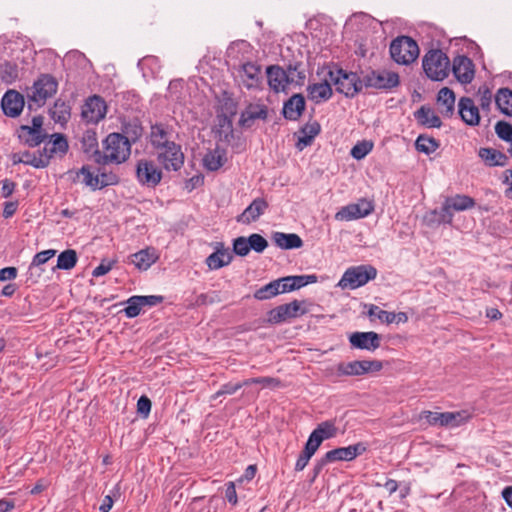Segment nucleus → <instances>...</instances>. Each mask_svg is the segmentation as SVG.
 Instances as JSON below:
<instances>
[{"instance_id":"1","label":"nucleus","mask_w":512,"mask_h":512,"mask_svg":"<svg viewBox=\"0 0 512 512\" xmlns=\"http://www.w3.org/2000/svg\"><path fill=\"white\" fill-rule=\"evenodd\" d=\"M140 135L141 128L138 126L133 127L131 140L123 134L110 133L103 141V151L95 154L96 162L102 165L125 162L131 154V141H136Z\"/></svg>"},{"instance_id":"2","label":"nucleus","mask_w":512,"mask_h":512,"mask_svg":"<svg viewBox=\"0 0 512 512\" xmlns=\"http://www.w3.org/2000/svg\"><path fill=\"white\" fill-rule=\"evenodd\" d=\"M58 89V82L49 74H42L28 92V109L42 107L47 99L53 97Z\"/></svg>"},{"instance_id":"3","label":"nucleus","mask_w":512,"mask_h":512,"mask_svg":"<svg viewBox=\"0 0 512 512\" xmlns=\"http://www.w3.org/2000/svg\"><path fill=\"white\" fill-rule=\"evenodd\" d=\"M376 276L377 270L371 265L353 266L344 272L337 286L341 289L354 290L374 280Z\"/></svg>"},{"instance_id":"4","label":"nucleus","mask_w":512,"mask_h":512,"mask_svg":"<svg viewBox=\"0 0 512 512\" xmlns=\"http://www.w3.org/2000/svg\"><path fill=\"white\" fill-rule=\"evenodd\" d=\"M390 55L396 63L409 65L418 58L419 47L411 37L400 36L391 42Z\"/></svg>"},{"instance_id":"5","label":"nucleus","mask_w":512,"mask_h":512,"mask_svg":"<svg viewBox=\"0 0 512 512\" xmlns=\"http://www.w3.org/2000/svg\"><path fill=\"white\" fill-rule=\"evenodd\" d=\"M449 67V58L441 50H430L423 58V69L432 80L445 79L448 76Z\"/></svg>"},{"instance_id":"6","label":"nucleus","mask_w":512,"mask_h":512,"mask_svg":"<svg viewBox=\"0 0 512 512\" xmlns=\"http://www.w3.org/2000/svg\"><path fill=\"white\" fill-rule=\"evenodd\" d=\"M329 76L334 82L336 90L347 97H353L361 91L364 86L363 77L360 78L356 73L345 72L342 69L330 71Z\"/></svg>"},{"instance_id":"7","label":"nucleus","mask_w":512,"mask_h":512,"mask_svg":"<svg viewBox=\"0 0 512 512\" xmlns=\"http://www.w3.org/2000/svg\"><path fill=\"white\" fill-rule=\"evenodd\" d=\"M306 313H308L307 302L294 300L270 310L268 312V322L271 324H279L298 318Z\"/></svg>"},{"instance_id":"8","label":"nucleus","mask_w":512,"mask_h":512,"mask_svg":"<svg viewBox=\"0 0 512 512\" xmlns=\"http://www.w3.org/2000/svg\"><path fill=\"white\" fill-rule=\"evenodd\" d=\"M365 87L390 90L399 85V75L386 69L372 70L363 75Z\"/></svg>"},{"instance_id":"9","label":"nucleus","mask_w":512,"mask_h":512,"mask_svg":"<svg viewBox=\"0 0 512 512\" xmlns=\"http://www.w3.org/2000/svg\"><path fill=\"white\" fill-rule=\"evenodd\" d=\"M374 211V204L371 200L362 198L357 203L342 207L336 214L338 221H351L364 218Z\"/></svg>"},{"instance_id":"10","label":"nucleus","mask_w":512,"mask_h":512,"mask_svg":"<svg viewBox=\"0 0 512 512\" xmlns=\"http://www.w3.org/2000/svg\"><path fill=\"white\" fill-rule=\"evenodd\" d=\"M136 176L142 185L155 187L162 179V172L153 161L140 160L137 163Z\"/></svg>"},{"instance_id":"11","label":"nucleus","mask_w":512,"mask_h":512,"mask_svg":"<svg viewBox=\"0 0 512 512\" xmlns=\"http://www.w3.org/2000/svg\"><path fill=\"white\" fill-rule=\"evenodd\" d=\"M106 112L107 106L103 98L94 95L86 100L81 115L86 122L96 124L104 119Z\"/></svg>"},{"instance_id":"12","label":"nucleus","mask_w":512,"mask_h":512,"mask_svg":"<svg viewBox=\"0 0 512 512\" xmlns=\"http://www.w3.org/2000/svg\"><path fill=\"white\" fill-rule=\"evenodd\" d=\"M158 161L168 171H177L184 164V154L180 145L174 143L158 152Z\"/></svg>"},{"instance_id":"13","label":"nucleus","mask_w":512,"mask_h":512,"mask_svg":"<svg viewBox=\"0 0 512 512\" xmlns=\"http://www.w3.org/2000/svg\"><path fill=\"white\" fill-rule=\"evenodd\" d=\"M238 77L241 84L247 89H257L262 81L261 66L256 63L246 62L241 65Z\"/></svg>"},{"instance_id":"14","label":"nucleus","mask_w":512,"mask_h":512,"mask_svg":"<svg viewBox=\"0 0 512 512\" xmlns=\"http://www.w3.org/2000/svg\"><path fill=\"white\" fill-rule=\"evenodd\" d=\"M349 342L353 348L375 351L380 347L381 337L373 331L354 332L349 336Z\"/></svg>"},{"instance_id":"15","label":"nucleus","mask_w":512,"mask_h":512,"mask_svg":"<svg viewBox=\"0 0 512 512\" xmlns=\"http://www.w3.org/2000/svg\"><path fill=\"white\" fill-rule=\"evenodd\" d=\"M266 74L269 87L277 93L284 91L291 82L287 71L278 65L268 66Z\"/></svg>"},{"instance_id":"16","label":"nucleus","mask_w":512,"mask_h":512,"mask_svg":"<svg viewBox=\"0 0 512 512\" xmlns=\"http://www.w3.org/2000/svg\"><path fill=\"white\" fill-rule=\"evenodd\" d=\"M49 156L50 155L43 153L42 151H39L38 154L25 151L13 153L11 160L13 164L23 163L35 168H45L49 165Z\"/></svg>"},{"instance_id":"17","label":"nucleus","mask_w":512,"mask_h":512,"mask_svg":"<svg viewBox=\"0 0 512 512\" xmlns=\"http://www.w3.org/2000/svg\"><path fill=\"white\" fill-rule=\"evenodd\" d=\"M1 104L5 115L9 117H16L23 110L24 98L19 92L9 90L4 94Z\"/></svg>"},{"instance_id":"18","label":"nucleus","mask_w":512,"mask_h":512,"mask_svg":"<svg viewBox=\"0 0 512 512\" xmlns=\"http://www.w3.org/2000/svg\"><path fill=\"white\" fill-rule=\"evenodd\" d=\"M365 451L362 443L350 445L348 447H340L330 450L326 453V460L335 461H351Z\"/></svg>"},{"instance_id":"19","label":"nucleus","mask_w":512,"mask_h":512,"mask_svg":"<svg viewBox=\"0 0 512 512\" xmlns=\"http://www.w3.org/2000/svg\"><path fill=\"white\" fill-rule=\"evenodd\" d=\"M453 72L461 83H470L474 78L473 62L466 56H458L453 62Z\"/></svg>"},{"instance_id":"20","label":"nucleus","mask_w":512,"mask_h":512,"mask_svg":"<svg viewBox=\"0 0 512 512\" xmlns=\"http://www.w3.org/2000/svg\"><path fill=\"white\" fill-rule=\"evenodd\" d=\"M149 137L151 145L158 151L175 143L171 140V132L168 127L163 124L152 125Z\"/></svg>"},{"instance_id":"21","label":"nucleus","mask_w":512,"mask_h":512,"mask_svg":"<svg viewBox=\"0 0 512 512\" xmlns=\"http://www.w3.org/2000/svg\"><path fill=\"white\" fill-rule=\"evenodd\" d=\"M458 108L459 115L466 124L470 126L479 124V109L471 98L462 97L458 102Z\"/></svg>"},{"instance_id":"22","label":"nucleus","mask_w":512,"mask_h":512,"mask_svg":"<svg viewBox=\"0 0 512 512\" xmlns=\"http://www.w3.org/2000/svg\"><path fill=\"white\" fill-rule=\"evenodd\" d=\"M268 208V203L264 198H256L251 204L238 216L237 221L250 224L256 221Z\"/></svg>"},{"instance_id":"23","label":"nucleus","mask_w":512,"mask_h":512,"mask_svg":"<svg viewBox=\"0 0 512 512\" xmlns=\"http://www.w3.org/2000/svg\"><path fill=\"white\" fill-rule=\"evenodd\" d=\"M268 115V109L263 104H249L241 113L239 123L243 127H251L255 120H265Z\"/></svg>"},{"instance_id":"24","label":"nucleus","mask_w":512,"mask_h":512,"mask_svg":"<svg viewBox=\"0 0 512 512\" xmlns=\"http://www.w3.org/2000/svg\"><path fill=\"white\" fill-rule=\"evenodd\" d=\"M232 259L233 255L229 249L224 248L223 244L219 243L215 252L207 257L206 264L211 270H217L230 264Z\"/></svg>"},{"instance_id":"25","label":"nucleus","mask_w":512,"mask_h":512,"mask_svg":"<svg viewBox=\"0 0 512 512\" xmlns=\"http://www.w3.org/2000/svg\"><path fill=\"white\" fill-rule=\"evenodd\" d=\"M333 92L327 80L307 86V97L314 103H321L331 98Z\"/></svg>"},{"instance_id":"26","label":"nucleus","mask_w":512,"mask_h":512,"mask_svg":"<svg viewBox=\"0 0 512 512\" xmlns=\"http://www.w3.org/2000/svg\"><path fill=\"white\" fill-rule=\"evenodd\" d=\"M455 100V94L450 88L443 87L439 90L437 95V104L439 112L444 117H451L453 115L455 109Z\"/></svg>"},{"instance_id":"27","label":"nucleus","mask_w":512,"mask_h":512,"mask_svg":"<svg viewBox=\"0 0 512 512\" xmlns=\"http://www.w3.org/2000/svg\"><path fill=\"white\" fill-rule=\"evenodd\" d=\"M304 109V97L301 94H295L284 103L283 115L286 119L295 121L302 115Z\"/></svg>"},{"instance_id":"28","label":"nucleus","mask_w":512,"mask_h":512,"mask_svg":"<svg viewBox=\"0 0 512 512\" xmlns=\"http://www.w3.org/2000/svg\"><path fill=\"white\" fill-rule=\"evenodd\" d=\"M129 259L139 270H147L157 261L158 255L155 249L146 248L132 254Z\"/></svg>"},{"instance_id":"29","label":"nucleus","mask_w":512,"mask_h":512,"mask_svg":"<svg viewBox=\"0 0 512 512\" xmlns=\"http://www.w3.org/2000/svg\"><path fill=\"white\" fill-rule=\"evenodd\" d=\"M68 148L69 146L66 137L63 134L55 133L51 135V140L46 143L42 152L50 155V160L53 155H59L62 157L67 153Z\"/></svg>"},{"instance_id":"30","label":"nucleus","mask_w":512,"mask_h":512,"mask_svg":"<svg viewBox=\"0 0 512 512\" xmlns=\"http://www.w3.org/2000/svg\"><path fill=\"white\" fill-rule=\"evenodd\" d=\"M316 280L317 277L315 275L287 276L279 279V281H281L282 293L300 289L310 283L316 282Z\"/></svg>"},{"instance_id":"31","label":"nucleus","mask_w":512,"mask_h":512,"mask_svg":"<svg viewBox=\"0 0 512 512\" xmlns=\"http://www.w3.org/2000/svg\"><path fill=\"white\" fill-rule=\"evenodd\" d=\"M274 243L281 249H297L303 246L302 239L294 233L275 232L272 236Z\"/></svg>"},{"instance_id":"32","label":"nucleus","mask_w":512,"mask_h":512,"mask_svg":"<svg viewBox=\"0 0 512 512\" xmlns=\"http://www.w3.org/2000/svg\"><path fill=\"white\" fill-rule=\"evenodd\" d=\"M414 116L420 124L429 128H440L442 125L439 116L430 107L421 106Z\"/></svg>"},{"instance_id":"33","label":"nucleus","mask_w":512,"mask_h":512,"mask_svg":"<svg viewBox=\"0 0 512 512\" xmlns=\"http://www.w3.org/2000/svg\"><path fill=\"white\" fill-rule=\"evenodd\" d=\"M226 162V153L224 150L216 148L205 154L203 157V165L209 171L220 169Z\"/></svg>"},{"instance_id":"34","label":"nucleus","mask_w":512,"mask_h":512,"mask_svg":"<svg viewBox=\"0 0 512 512\" xmlns=\"http://www.w3.org/2000/svg\"><path fill=\"white\" fill-rule=\"evenodd\" d=\"M19 138L28 146L36 147L44 141L46 134L34 128H29L28 125H23L19 130Z\"/></svg>"},{"instance_id":"35","label":"nucleus","mask_w":512,"mask_h":512,"mask_svg":"<svg viewBox=\"0 0 512 512\" xmlns=\"http://www.w3.org/2000/svg\"><path fill=\"white\" fill-rule=\"evenodd\" d=\"M479 156L489 166H505L508 161L505 154L492 148H481Z\"/></svg>"},{"instance_id":"36","label":"nucleus","mask_w":512,"mask_h":512,"mask_svg":"<svg viewBox=\"0 0 512 512\" xmlns=\"http://www.w3.org/2000/svg\"><path fill=\"white\" fill-rule=\"evenodd\" d=\"M329 375L342 377V376H362L360 373L359 360L351 362H340L336 365L335 370L330 369Z\"/></svg>"},{"instance_id":"37","label":"nucleus","mask_w":512,"mask_h":512,"mask_svg":"<svg viewBox=\"0 0 512 512\" xmlns=\"http://www.w3.org/2000/svg\"><path fill=\"white\" fill-rule=\"evenodd\" d=\"M69 174L72 176L73 182H77L82 177V182L90 187L92 190L99 189L96 175H94L88 166H83L77 171H70Z\"/></svg>"},{"instance_id":"38","label":"nucleus","mask_w":512,"mask_h":512,"mask_svg":"<svg viewBox=\"0 0 512 512\" xmlns=\"http://www.w3.org/2000/svg\"><path fill=\"white\" fill-rule=\"evenodd\" d=\"M70 111V106L65 101L58 99L50 109V115L55 122L64 124L70 118Z\"/></svg>"},{"instance_id":"39","label":"nucleus","mask_w":512,"mask_h":512,"mask_svg":"<svg viewBox=\"0 0 512 512\" xmlns=\"http://www.w3.org/2000/svg\"><path fill=\"white\" fill-rule=\"evenodd\" d=\"M495 102L503 114L512 116V91L510 89H500L495 96Z\"/></svg>"},{"instance_id":"40","label":"nucleus","mask_w":512,"mask_h":512,"mask_svg":"<svg viewBox=\"0 0 512 512\" xmlns=\"http://www.w3.org/2000/svg\"><path fill=\"white\" fill-rule=\"evenodd\" d=\"M448 207H451L453 211H465L475 206L473 198L466 195H455L445 199Z\"/></svg>"},{"instance_id":"41","label":"nucleus","mask_w":512,"mask_h":512,"mask_svg":"<svg viewBox=\"0 0 512 512\" xmlns=\"http://www.w3.org/2000/svg\"><path fill=\"white\" fill-rule=\"evenodd\" d=\"M279 279L271 281L270 283L264 285L259 288L254 293V298L257 300H267L278 294L282 293L281 285Z\"/></svg>"},{"instance_id":"42","label":"nucleus","mask_w":512,"mask_h":512,"mask_svg":"<svg viewBox=\"0 0 512 512\" xmlns=\"http://www.w3.org/2000/svg\"><path fill=\"white\" fill-rule=\"evenodd\" d=\"M77 260L76 251L68 249L59 254L56 267L63 270H70L76 265Z\"/></svg>"},{"instance_id":"43","label":"nucleus","mask_w":512,"mask_h":512,"mask_svg":"<svg viewBox=\"0 0 512 512\" xmlns=\"http://www.w3.org/2000/svg\"><path fill=\"white\" fill-rule=\"evenodd\" d=\"M96 178L99 185V189H102L106 186L116 185L119 182V176L112 171H106L105 168L98 170Z\"/></svg>"},{"instance_id":"44","label":"nucleus","mask_w":512,"mask_h":512,"mask_svg":"<svg viewBox=\"0 0 512 512\" xmlns=\"http://www.w3.org/2000/svg\"><path fill=\"white\" fill-rule=\"evenodd\" d=\"M415 146L419 152H423L428 155L436 151L438 143L434 138L420 135L415 141Z\"/></svg>"},{"instance_id":"45","label":"nucleus","mask_w":512,"mask_h":512,"mask_svg":"<svg viewBox=\"0 0 512 512\" xmlns=\"http://www.w3.org/2000/svg\"><path fill=\"white\" fill-rule=\"evenodd\" d=\"M421 419H425L429 425L433 426H442L445 427L447 423L446 412H432V411H423L420 414Z\"/></svg>"},{"instance_id":"46","label":"nucleus","mask_w":512,"mask_h":512,"mask_svg":"<svg viewBox=\"0 0 512 512\" xmlns=\"http://www.w3.org/2000/svg\"><path fill=\"white\" fill-rule=\"evenodd\" d=\"M313 431L324 441L334 437L336 435L337 429L332 421H324L320 423Z\"/></svg>"},{"instance_id":"47","label":"nucleus","mask_w":512,"mask_h":512,"mask_svg":"<svg viewBox=\"0 0 512 512\" xmlns=\"http://www.w3.org/2000/svg\"><path fill=\"white\" fill-rule=\"evenodd\" d=\"M373 149V143L370 141H361L354 145L350 151L351 156L356 160H361Z\"/></svg>"},{"instance_id":"48","label":"nucleus","mask_w":512,"mask_h":512,"mask_svg":"<svg viewBox=\"0 0 512 512\" xmlns=\"http://www.w3.org/2000/svg\"><path fill=\"white\" fill-rule=\"evenodd\" d=\"M495 132L500 139L511 143L509 152L512 153V125L505 121H499L495 125Z\"/></svg>"},{"instance_id":"49","label":"nucleus","mask_w":512,"mask_h":512,"mask_svg":"<svg viewBox=\"0 0 512 512\" xmlns=\"http://www.w3.org/2000/svg\"><path fill=\"white\" fill-rule=\"evenodd\" d=\"M1 79L6 83H12L18 78L17 66L6 62L0 66Z\"/></svg>"},{"instance_id":"50","label":"nucleus","mask_w":512,"mask_h":512,"mask_svg":"<svg viewBox=\"0 0 512 512\" xmlns=\"http://www.w3.org/2000/svg\"><path fill=\"white\" fill-rule=\"evenodd\" d=\"M368 315L370 317H376L380 321L387 323V324L393 323L394 312L382 310L378 306L373 305V304L370 305V307H369Z\"/></svg>"},{"instance_id":"51","label":"nucleus","mask_w":512,"mask_h":512,"mask_svg":"<svg viewBox=\"0 0 512 512\" xmlns=\"http://www.w3.org/2000/svg\"><path fill=\"white\" fill-rule=\"evenodd\" d=\"M469 415L465 411L461 412H446L447 423L445 427H457L465 423Z\"/></svg>"},{"instance_id":"52","label":"nucleus","mask_w":512,"mask_h":512,"mask_svg":"<svg viewBox=\"0 0 512 512\" xmlns=\"http://www.w3.org/2000/svg\"><path fill=\"white\" fill-rule=\"evenodd\" d=\"M247 238L250 249L257 253L263 252L268 246L267 240L260 234L253 233Z\"/></svg>"},{"instance_id":"53","label":"nucleus","mask_w":512,"mask_h":512,"mask_svg":"<svg viewBox=\"0 0 512 512\" xmlns=\"http://www.w3.org/2000/svg\"><path fill=\"white\" fill-rule=\"evenodd\" d=\"M55 254H56V251L53 250V249H48V250H44V251L38 252L34 256V258L32 260V263H31V265L29 267V270L32 271L34 268H37L40 265L46 263L49 259L54 257Z\"/></svg>"},{"instance_id":"54","label":"nucleus","mask_w":512,"mask_h":512,"mask_svg":"<svg viewBox=\"0 0 512 512\" xmlns=\"http://www.w3.org/2000/svg\"><path fill=\"white\" fill-rule=\"evenodd\" d=\"M359 363L362 375L378 372L383 368V363L379 360H359Z\"/></svg>"},{"instance_id":"55","label":"nucleus","mask_w":512,"mask_h":512,"mask_svg":"<svg viewBox=\"0 0 512 512\" xmlns=\"http://www.w3.org/2000/svg\"><path fill=\"white\" fill-rule=\"evenodd\" d=\"M248 238L240 236L233 241V252L239 256H246L250 252Z\"/></svg>"},{"instance_id":"56","label":"nucleus","mask_w":512,"mask_h":512,"mask_svg":"<svg viewBox=\"0 0 512 512\" xmlns=\"http://www.w3.org/2000/svg\"><path fill=\"white\" fill-rule=\"evenodd\" d=\"M136 299L137 296H132L126 302L127 307L124 309V312L128 318L137 317L141 312L142 306Z\"/></svg>"},{"instance_id":"57","label":"nucleus","mask_w":512,"mask_h":512,"mask_svg":"<svg viewBox=\"0 0 512 512\" xmlns=\"http://www.w3.org/2000/svg\"><path fill=\"white\" fill-rule=\"evenodd\" d=\"M431 214L433 215H438L439 216V219L438 221L440 223H447V224H451L452 223V220H453V210L451 207H448V204L446 201H444L441 209L439 212H437L436 210L432 211Z\"/></svg>"},{"instance_id":"58","label":"nucleus","mask_w":512,"mask_h":512,"mask_svg":"<svg viewBox=\"0 0 512 512\" xmlns=\"http://www.w3.org/2000/svg\"><path fill=\"white\" fill-rule=\"evenodd\" d=\"M240 388H242V384H233V383H226L222 385L220 390H218L213 396V399H217L221 395H232L236 393Z\"/></svg>"},{"instance_id":"59","label":"nucleus","mask_w":512,"mask_h":512,"mask_svg":"<svg viewBox=\"0 0 512 512\" xmlns=\"http://www.w3.org/2000/svg\"><path fill=\"white\" fill-rule=\"evenodd\" d=\"M136 301L140 303V305L143 307H152L156 306L159 303L163 301L162 296H156V295H149V296H137Z\"/></svg>"},{"instance_id":"60","label":"nucleus","mask_w":512,"mask_h":512,"mask_svg":"<svg viewBox=\"0 0 512 512\" xmlns=\"http://www.w3.org/2000/svg\"><path fill=\"white\" fill-rule=\"evenodd\" d=\"M320 124L316 121L307 123L300 131L301 134H306L311 139H314L320 133Z\"/></svg>"},{"instance_id":"61","label":"nucleus","mask_w":512,"mask_h":512,"mask_svg":"<svg viewBox=\"0 0 512 512\" xmlns=\"http://www.w3.org/2000/svg\"><path fill=\"white\" fill-rule=\"evenodd\" d=\"M255 384H261L263 387L279 388L282 386L278 378L273 377H256Z\"/></svg>"},{"instance_id":"62","label":"nucleus","mask_w":512,"mask_h":512,"mask_svg":"<svg viewBox=\"0 0 512 512\" xmlns=\"http://www.w3.org/2000/svg\"><path fill=\"white\" fill-rule=\"evenodd\" d=\"M137 410L144 417H147L151 410V401L146 396H141L137 402Z\"/></svg>"},{"instance_id":"63","label":"nucleus","mask_w":512,"mask_h":512,"mask_svg":"<svg viewBox=\"0 0 512 512\" xmlns=\"http://www.w3.org/2000/svg\"><path fill=\"white\" fill-rule=\"evenodd\" d=\"M1 195L2 197L4 198H8L12 195V193L14 192L15 190V187H16V183L9 180V179H4L1 181Z\"/></svg>"},{"instance_id":"64","label":"nucleus","mask_w":512,"mask_h":512,"mask_svg":"<svg viewBox=\"0 0 512 512\" xmlns=\"http://www.w3.org/2000/svg\"><path fill=\"white\" fill-rule=\"evenodd\" d=\"M225 498L232 505H236L237 504V502H238L237 493H236L235 484L233 482H228L226 484Z\"/></svg>"}]
</instances>
